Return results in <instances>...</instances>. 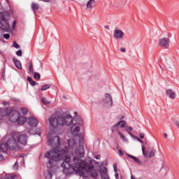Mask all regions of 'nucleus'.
<instances>
[{
	"mask_svg": "<svg viewBox=\"0 0 179 179\" xmlns=\"http://www.w3.org/2000/svg\"><path fill=\"white\" fill-rule=\"evenodd\" d=\"M48 143L49 146H52V150L47 152L45 157L47 159H49L48 167L52 169L55 164H57V162H59V160H64L62 164V167L63 169V173L64 174H69L71 171L69 169H71V157L68 155H65V153H68V152H71V153L75 154L73 152V149L76 148V141H75V138H72L69 140L68 145L69 148H65L63 150H59V146H61V140L58 136H55L52 139H50V136L48 137Z\"/></svg>",
	"mask_w": 179,
	"mask_h": 179,
	"instance_id": "f257e3e1",
	"label": "nucleus"
},
{
	"mask_svg": "<svg viewBox=\"0 0 179 179\" xmlns=\"http://www.w3.org/2000/svg\"><path fill=\"white\" fill-rule=\"evenodd\" d=\"M85 157V148L83 145H80L78 149L76 150L75 153L73 154V160L71 162V169L74 171H80L84 170L87 173H90L92 178H96L99 177V173L94 169V166L92 164L93 161L90 160L88 162L86 161H82L80 158ZM71 169L69 170H71Z\"/></svg>",
	"mask_w": 179,
	"mask_h": 179,
	"instance_id": "f03ea898",
	"label": "nucleus"
},
{
	"mask_svg": "<svg viewBox=\"0 0 179 179\" xmlns=\"http://www.w3.org/2000/svg\"><path fill=\"white\" fill-rule=\"evenodd\" d=\"M73 122V117L69 114H55L49 119V124L52 128L69 127Z\"/></svg>",
	"mask_w": 179,
	"mask_h": 179,
	"instance_id": "7ed1b4c3",
	"label": "nucleus"
},
{
	"mask_svg": "<svg viewBox=\"0 0 179 179\" xmlns=\"http://www.w3.org/2000/svg\"><path fill=\"white\" fill-rule=\"evenodd\" d=\"M10 13H12V9H10V4L6 10H0V28L6 31H9V30H10V26L9 25Z\"/></svg>",
	"mask_w": 179,
	"mask_h": 179,
	"instance_id": "20e7f679",
	"label": "nucleus"
},
{
	"mask_svg": "<svg viewBox=\"0 0 179 179\" xmlns=\"http://www.w3.org/2000/svg\"><path fill=\"white\" fill-rule=\"evenodd\" d=\"M3 141L6 142L5 143H3V144L6 145L7 150L8 149H10V150H16V149L19 148V143H17L15 133H13L12 135L6 136Z\"/></svg>",
	"mask_w": 179,
	"mask_h": 179,
	"instance_id": "39448f33",
	"label": "nucleus"
},
{
	"mask_svg": "<svg viewBox=\"0 0 179 179\" xmlns=\"http://www.w3.org/2000/svg\"><path fill=\"white\" fill-rule=\"evenodd\" d=\"M120 125L121 128H125V121L122 120L119 122H117L116 124H115L113 127H112V132H118V134L120 135L121 139L123 141V142H128V140L127 139V138L125 137V136H124V134H122V133H121V131H120Z\"/></svg>",
	"mask_w": 179,
	"mask_h": 179,
	"instance_id": "423d86ee",
	"label": "nucleus"
},
{
	"mask_svg": "<svg viewBox=\"0 0 179 179\" xmlns=\"http://www.w3.org/2000/svg\"><path fill=\"white\" fill-rule=\"evenodd\" d=\"M17 142L21 145H26L27 143V136L26 134H20L18 132H14Z\"/></svg>",
	"mask_w": 179,
	"mask_h": 179,
	"instance_id": "0eeeda50",
	"label": "nucleus"
},
{
	"mask_svg": "<svg viewBox=\"0 0 179 179\" xmlns=\"http://www.w3.org/2000/svg\"><path fill=\"white\" fill-rule=\"evenodd\" d=\"M19 117H20V113L17 110H13L10 113L9 121L10 122H17Z\"/></svg>",
	"mask_w": 179,
	"mask_h": 179,
	"instance_id": "6e6552de",
	"label": "nucleus"
},
{
	"mask_svg": "<svg viewBox=\"0 0 179 179\" xmlns=\"http://www.w3.org/2000/svg\"><path fill=\"white\" fill-rule=\"evenodd\" d=\"M96 6H97L96 0H88L85 6V9L88 12H92V10H93Z\"/></svg>",
	"mask_w": 179,
	"mask_h": 179,
	"instance_id": "1a4fd4ad",
	"label": "nucleus"
},
{
	"mask_svg": "<svg viewBox=\"0 0 179 179\" xmlns=\"http://www.w3.org/2000/svg\"><path fill=\"white\" fill-rule=\"evenodd\" d=\"M125 34L121 29H115L113 33V38L115 40H122Z\"/></svg>",
	"mask_w": 179,
	"mask_h": 179,
	"instance_id": "9d476101",
	"label": "nucleus"
},
{
	"mask_svg": "<svg viewBox=\"0 0 179 179\" xmlns=\"http://www.w3.org/2000/svg\"><path fill=\"white\" fill-rule=\"evenodd\" d=\"M103 103L106 106H113V96L110 94H106L105 97L103 99Z\"/></svg>",
	"mask_w": 179,
	"mask_h": 179,
	"instance_id": "9b49d317",
	"label": "nucleus"
},
{
	"mask_svg": "<svg viewBox=\"0 0 179 179\" xmlns=\"http://www.w3.org/2000/svg\"><path fill=\"white\" fill-rule=\"evenodd\" d=\"M159 45H170L171 41H170V38L167 37H162L159 39Z\"/></svg>",
	"mask_w": 179,
	"mask_h": 179,
	"instance_id": "f8f14e48",
	"label": "nucleus"
},
{
	"mask_svg": "<svg viewBox=\"0 0 179 179\" xmlns=\"http://www.w3.org/2000/svg\"><path fill=\"white\" fill-rule=\"evenodd\" d=\"M100 173H101V179H110V177L108 176L107 168H103L102 169H101Z\"/></svg>",
	"mask_w": 179,
	"mask_h": 179,
	"instance_id": "ddd939ff",
	"label": "nucleus"
},
{
	"mask_svg": "<svg viewBox=\"0 0 179 179\" xmlns=\"http://www.w3.org/2000/svg\"><path fill=\"white\" fill-rule=\"evenodd\" d=\"M8 8H9V1L3 0V2L0 3V10H6Z\"/></svg>",
	"mask_w": 179,
	"mask_h": 179,
	"instance_id": "4468645a",
	"label": "nucleus"
},
{
	"mask_svg": "<svg viewBox=\"0 0 179 179\" xmlns=\"http://www.w3.org/2000/svg\"><path fill=\"white\" fill-rule=\"evenodd\" d=\"M28 124L30 127H36L38 124V121L34 117H29L28 120Z\"/></svg>",
	"mask_w": 179,
	"mask_h": 179,
	"instance_id": "2eb2a0df",
	"label": "nucleus"
},
{
	"mask_svg": "<svg viewBox=\"0 0 179 179\" xmlns=\"http://www.w3.org/2000/svg\"><path fill=\"white\" fill-rule=\"evenodd\" d=\"M166 96H168V97L172 99H176V94L174 91H173L172 90H167L166 91Z\"/></svg>",
	"mask_w": 179,
	"mask_h": 179,
	"instance_id": "dca6fc26",
	"label": "nucleus"
},
{
	"mask_svg": "<svg viewBox=\"0 0 179 179\" xmlns=\"http://www.w3.org/2000/svg\"><path fill=\"white\" fill-rule=\"evenodd\" d=\"M80 127H79V124H73L71 127V133L75 135V134H78V132H80Z\"/></svg>",
	"mask_w": 179,
	"mask_h": 179,
	"instance_id": "f3484780",
	"label": "nucleus"
},
{
	"mask_svg": "<svg viewBox=\"0 0 179 179\" xmlns=\"http://www.w3.org/2000/svg\"><path fill=\"white\" fill-rule=\"evenodd\" d=\"M27 121V119L24 116H22L20 115L18 120H17L18 125H23Z\"/></svg>",
	"mask_w": 179,
	"mask_h": 179,
	"instance_id": "a211bd4d",
	"label": "nucleus"
},
{
	"mask_svg": "<svg viewBox=\"0 0 179 179\" xmlns=\"http://www.w3.org/2000/svg\"><path fill=\"white\" fill-rule=\"evenodd\" d=\"M31 8L34 12H36V10H38V9H40V4L38 3L32 2Z\"/></svg>",
	"mask_w": 179,
	"mask_h": 179,
	"instance_id": "6ab92c4d",
	"label": "nucleus"
},
{
	"mask_svg": "<svg viewBox=\"0 0 179 179\" xmlns=\"http://www.w3.org/2000/svg\"><path fill=\"white\" fill-rule=\"evenodd\" d=\"M13 61L15 65V66L18 69H22V63H20V61H19L16 58H13Z\"/></svg>",
	"mask_w": 179,
	"mask_h": 179,
	"instance_id": "aec40b11",
	"label": "nucleus"
},
{
	"mask_svg": "<svg viewBox=\"0 0 179 179\" xmlns=\"http://www.w3.org/2000/svg\"><path fill=\"white\" fill-rule=\"evenodd\" d=\"M127 156L128 157H129V159H133V160H134V162H136V163H137L138 164H142V162H141V159L136 158V157H134V156L131 155L129 154H127Z\"/></svg>",
	"mask_w": 179,
	"mask_h": 179,
	"instance_id": "412c9836",
	"label": "nucleus"
},
{
	"mask_svg": "<svg viewBox=\"0 0 179 179\" xmlns=\"http://www.w3.org/2000/svg\"><path fill=\"white\" fill-rule=\"evenodd\" d=\"M8 150V146H6V144L1 143L0 145V153L2 152L3 153H5Z\"/></svg>",
	"mask_w": 179,
	"mask_h": 179,
	"instance_id": "4be33fe9",
	"label": "nucleus"
},
{
	"mask_svg": "<svg viewBox=\"0 0 179 179\" xmlns=\"http://www.w3.org/2000/svg\"><path fill=\"white\" fill-rule=\"evenodd\" d=\"M45 178L46 179L52 178V173L51 172V171L48 170L45 173Z\"/></svg>",
	"mask_w": 179,
	"mask_h": 179,
	"instance_id": "5701e85b",
	"label": "nucleus"
},
{
	"mask_svg": "<svg viewBox=\"0 0 179 179\" xmlns=\"http://www.w3.org/2000/svg\"><path fill=\"white\" fill-rule=\"evenodd\" d=\"M42 103L45 106H48V104L51 103V101H48V99H47V98H42Z\"/></svg>",
	"mask_w": 179,
	"mask_h": 179,
	"instance_id": "b1692460",
	"label": "nucleus"
},
{
	"mask_svg": "<svg viewBox=\"0 0 179 179\" xmlns=\"http://www.w3.org/2000/svg\"><path fill=\"white\" fill-rule=\"evenodd\" d=\"M34 78L36 80H40V78H41V76H40V73L35 72L34 73Z\"/></svg>",
	"mask_w": 179,
	"mask_h": 179,
	"instance_id": "393cba45",
	"label": "nucleus"
},
{
	"mask_svg": "<svg viewBox=\"0 0 179 179\" xmlns=\"http://www.w3.org/2000/svg\"><path fill=\"white\" fill-rule=\"evenodd\" d=\"M28 82L31 85V86H36V82L31 79V78L28 77L27 78Z\"/></svg>",
	"mask_w": 179,
	"mask_h": 179,
	"instance_id": "a878e982",
	"label": "nucleus"
},
{
	"mask_svg": "<svg viewBox=\"0 0 179 179\" xmlns=\"http://www.w3.org/2000/svg\"><path fill=\"white\" fill-rule=\"evenodd\" d=\"M50 85L49 84H46V85L42 86V88L41 90H42V91L47 90L48 89H50Z\"/></svg>",
	"mask_w": 179,
	"mask_h": 179,
	"instance_id": "bb28decb",
	"label": "nucleus"
},
{
	"mask_svg": "<svg viewBox=\"0 0 179 179\" xmlns=\"http://www.w3.org/2000/svg\"><path fill=\"white\" fill-rule=\"evenodd\" d=\"M20 110L22 113L24 114V115H27V113H29V110L26 108H21Z\"/></svg>",
	"mask_w": 179,
	"mask_h": 179,
	"instance_id": "cd10ccee",
	"label": "nucleus"
},
{
	"mask_svg": "<svg viewBox=\"0 0 179 179\" xmlns=\"http://www.w3.org/2000/svg\"><path fill=\"white\" fill-rule=\"evenodd\" d=\"M141 149H142V152H143V156L146 157L148 156V152H145V145H141Z\"/></svg>",
	"mask_w": 179,
	"mask_h": 179,
	"instance_id": "c85d7f7f",
	"label": "nucleus"
},
{
	"mask_svg": "<svg viewBox=\"0 0 179 179\" xmlns=\"http://www.w3.org/2000/svg\"><path fill=\"white\" fill-rule=\"evenodd\" d=\"M29 72H31V73H34V69H33V63H30L29 64Z\"/></svg>",
	"mask_w": 179,
	"mask_h": 179,
	"instance_id": "c756f323",
	"label": "nucleus"
},
{
	"mask_svg": "<svg viewBox=\"0 0 179 179\" xmlns=\"http://www.w3.org/2000/svg\"><path fill=\"white\" fill-rule=\"evenodd\" d=\"M155 153H156L155 150L150 152V154H149L150 159H152V157H153L155 156Z\"/></svg>",
	"mask_w": 179,
	"mask_h": 179,
	"instance_id": "7c9ffc66",
	"label": "nucleus"
},
{
	"mask_svg": "<svg viewBox=\"0 0 179 179\" xmlns=\"http://www.w3.org/2000/svg\"><path fill=\"white\" fill-rule=\"evenodd\" d=\"M125 131L129 134V135H130V136H131V138H136V136H134V134H132L131 131H129L128 129H125Z\"/></svg>",
	"mask_w": 179,
	"mask_h": 179,
	"instance_id": "2f4dec72",
	"label": "nucleus"
},
{
	"mask_svg": "<svg viewBox=\"0 0 179 179\" xmlns=\"http://www.w3.org/2000/svg\"><path fill=\"white\" fill-rule=\"evenodd\" d=\"M16 55H17V57H22V51L20 50H17L16 52Z\"/></svg>",
	"mask_w": 179,
	"mask_h": 179,
	"instance_id": "473e14b6",
	"label": "nucleus"
},
{
	"mask_svg": "<svg viewBox=\"0 0 179 179\" xmlns=\"http://www.w3.org/2000/svg\"><path fill=\"white\" fill-rule=\"evenodd\" d=\"M121 52H127V48L124 47L120 48Z\"/></svg>",
	"mask_w": 179,
	"mask_h": 179,
	"instance_id": "72a5a7b5",
	"label": "nucleus"
},
{
	"mask_svg": "<svg viewBox=\"0 0 179 179\" xmlns=\"http://www.w3.org/2000/svg\"><path fill=\"white\" fill-rule=\"evenodd\" d=\"M4 38H6V40H8V38H9L10 37V35H9V34H5L3 35Z\"/></svg>",
	"mask_w": 179,
	"mask_h": 179,
	"instance_id": "f704fd0d",
	"label": "nucleus"
},
{
	"mask_svg": "<svg viewBox=\"0 0 179 179\" xmlns=\"http://www.w3.org/2000/svg\"><path fill=\"white\" fill-rule=\"evenodd\" d=\"M174 125L177 127V128H179V121L178 120H175L174 121Z\"/></svg>",
	"mask_w": 179,
	"mask_h": 179,
	"instance_id": "c9c22d12",
	"label": "nucleus"
},
{
	"mask_svg": "<svg viewBox=\"0 0 179 179\" xmlns=\"http://www.w3.org/2000/svg\"><path fill=\"white\" fill-rule=\"evenodd\" d=\"M41 2H51V1H52V2H55V0H39Z\"/></svg>",
	"mask_w": 179,
	"mask_h": 179,
	"instance_id": "e433bc0d",
	"label": "nucleus"
},
{
	"mask_svg": "<svg viewBox=\"0 0 179 179\" xmlns=\"http://www.w3.org/2000/svg\"><path fill=\"white\" fill-rule=\"evenodd\" d=\"M13 169H15V170H17V169H19V166L17 165V162H15V164H14Z\"/></svg>",
	"mask_w": 179,
	"mask_h": 179,
	"instance_id": "4c0bfd02",
	"label": "nucleus"
},
{
	"mask_svg": "<svg viewBox=\"0 0 179 179\" xmlns=\"http://www.w3.org/2000/svg\"><path fill=\"white\" fill-rule=\"evenodd\" d=\"M134 139H136L140 143H143V141L138 137H134Z\"/></svg>",
	"mask_w": 179,
	"mask_h": 179,
	"instance_id": "58836bf2",
	"label": "nucleus"
},
{
	"mask_svg": "<svg viewBox=\"0 0 179 179\" xmlns=\"http://www.w3.org/2000/svg\"><path fill=\"white\" fill-rule=\"evenodd\" d=\"M139 136H140L141 139H143V138H145V134L143 133H141L139 134Z\"/></svg>",
	"mask_w": 179,
	"mask_h": 179,
	"instance_id": "ea45409f",
	"label": "nucleus"
},
{
	"mask_svg": "<svg viewBox=\"0 0 179 179\" xmlns=\"http://www.w3.org/2000/svg\"><path fill=\"white\" fill-rule=\"evenodd\" d=\"M12 27H13V30H15V27H16V21L13 22Z\"/></svg>",
	"mask_w": 179,
	"mask_h": 179,
	"instance_id": "a19ab883",
	"label": "nucleus"
},
{
	"mask_svg": "<svg viewBox=\"0 0 179 179\" xmlns=\"http://www.w3.org/2000/svg\"><path fill=\"white\" fill-rule=\"evenodd\" d=\"M36 135H41V132L40 131V130H37L36 132Z\"/></svg>",
	"mask_w": 179,
	"mask_h": 179,
	"instance_id": "79ce46f5",
	"label": "nucleus"
},
{
	"mask_svg": "<svg viewBox=\"0 0 179 179\" xmlns=\"http://www.w3.org/2000/svg\"><path fill=\"white\" fill-rule=\"evenodd\" d=\"M119 154L120 155V156H124V152H122V150H119Z\"/></svg>",
	"mask_w": 179,
	"mask_h": 179,
	"instance_id": "37998d69",
	"label": "nucleus"
},
{
	"mask_svg": "<svg viewBox=\"0 0 179 179\" xmlns=\"http://www.w3.org/2000/svg\"><path fill=\"white\" fill-rule=\"evenodd\" d=\"M114 171H115V173H117V166L116 165L114 166Z\"/></svg>",
	"mask_w": 179,
	"mask_h": 179,
	"instance_id": "c03bdc74",
	"label": "nucleus"
},
{
	"mask_svg": "<svg viewBox=\"0 0 179 179\" xmlns=\"http://www.w3.org/2000/svg\"><path fill=\"white\" fill-rule=\"evenodd\" d=\"M128 129V131H132V129H134L132 128V127H129L128 129Z\"/></svg>",
	"mask_w": 179,
	"mask_h": 179,
	"instance_id": "a18cd8bd",
	"label": "nucleus"
},
{
	"mask_svg": "<svg viewBox=\"0 0 179 179\" xmlns=\"http://www.w3.org/2000/svg\"><path fill=\"white\" fill-rule=\"evenodd\" d=\"M3 160V156L0 155V162H2Z\"/></svg>",
	"mask_w": 179,
	"mask_h": 179,
	"instance_id": "49530a36",
	"label": "nucleus"
},
{
	"mask_svg": "<svg viewBox=\"0 0 179 179\" xmlns=\"http://www.w3.org/2000/svg\"><path fill=\"white\" fill-rule=\"evenodd\" d=\"M13 45H19L16 41H14Z\"/></svg>",
	"mask_w": 179,
	"mask_h": 179,
	"instance_id": "de8ad7c7",
	"label": "nucleus"
},
{
	"mask_svg": "<svg viewBox=\"0 0 179 179\" xmlns=\"http://www.w3.org/2000/svg\"><path fill=\"white\" fill-rule=\"evenodd\" d=\"M105 29H106L107 30H110V27L109 26H105Z\"/></svg>",
	"mask_w": 179,
	"mask_h": 179,
	"instance_id": "09e8293b",
	"label": "nucleus"
},
{
	"mask_svg": "<svg viewBox=\"0 0 179 179\" xmlns=\"http://www.w3.org/2000/svg\"><path fill=\"white\" fill-rule=\"evenodd\" d=\"M15 48H20V45H14Z\"/></svg>",
	"mask_w": 179,
	"mask_h": 179,
	"instance_id": "8fccbe9b",
	"label": "nucleus"
},
{
	"mask_svg": "<svg viewBox=\"0 0 179 179\" xmlns=\"http://www.w3.org/2000/svg\"><path fill=\"white\" fill-rule=\"evenodd\" d=\"M164 138H167V134L164 133Z\"/></svg>",
	"mask_w": 179,
	"mask_h": 179,
	"instance_id": "3c124183",
	"label": "nucleus"
},
{
	"mask_svg": "<svg viewBox=\"0 0 179 179\" xmlns=\"http://www.w3.org/2000/svg\"><path fill=\"white\" fill-rule=\"evenodd\" d=\"M95 159H96V160H99V159H100V157L99 156H96Z\"/></svg>",
	"mask_w": 179,
	"mask_h": 179,
	"instance_id": "603ef678",
	"label": "nucleus"
},
{
	"mask_svg": "<svg viewBox=\"0 0 179 179\" xmlns=\"http://www.w3.org/2000/svg\"><path fill=\"white\" fill-rule=\"evenodd\" d=\"M131 179H136V178H134V177L133 176V175H131Z\"/></svg>",
	"mask_w": 179,
	"mask_h": 179,
	"instance_id": "864d4df0",
	"label": "nucleus"
},
{
	"mask_svg": "<svg viewBox=\"0 0 179 179\" xmlns=\"http://www.w3.org/2000/svg\"><path fill=\"white\" fill-rule=\"evenodd\" d=\"M115 178H118V173H116V174H115Z\"/></svg>",
	"mask_w": 179,
	"mask_h": 179,
	"instance_id": "5fc2aeb1",
	"label": "nucleus"
},
{
	"mask_svg": "<svg viewBox=\"0 0 179 179\" xmlns=\"http://www.w3.org/2000/svg\"><path fill=\"white\" fill-rule=\"evenodd\" d=\"M80 174L83 175V171H81V172H80Z\"/></svg>",
	"mask_w": 179,
	"mask_h": 179,
	"instance_id": "6e6d98bb",
	"label": "nucleus"
},
{
	"mask_svg": "<svg viewBox=\"0 0 179 179\" xmlns=\"http://www.w3.org/2000/svg\"><path fill=\"white\" fill-rule=\"evenodd\" d=\"M164 48H167V46H164Z\"/></svg>",
	"mask_w": 179,
	"mask_h": 179,
	"instance_id": "4d7b16f0",
	"label": "nucleus"
},
{
	"mask_svg": "<svg viewBox=\"0 0 179 179\" xmlns=\"http://www.w3.org/2000/svg\"><path fill=\"white\" fill-rule=\"evenodd\" d=\"M56 179H59V178H56Z\"/></svg>",
	"mask_w": 179,
	"mask_h": 179,
	"instance_id": "13d9d810",
	"label": "nucleus"
}]
</instances>
